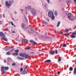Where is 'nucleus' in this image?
<instances>
[{
    "mask_svg": "<svg viewBox=\"0 0 76 76\" xmlns=\"http://www.w3.org/2000/svg\"><path fill=\"white\" fill-rule=\"evenodd\" d=\"M10 23H11V24L12 26H15V25H14V24H13V22L11 21L10 22Z\"/></svg>",
    "mask_w": 76,
    "mask_h": 76,
    "instance_id": "473e14b6",
    "label": "nucleus"
},
{
    "mask_svg": "<svg viewBox=\"0 0 76 76\" xmlns=\"http://www.w3.org/2000/svg\"><path fill=\"white\" fill-rule=\"evenodd\" d=\"M17 59L18 60H23V58H20V57H17Z\"/></svg>",
    "mask_w": 76,
    "mask_h": 76,
    "instance_id": "4468645a",
    "label": "nucleus"
},
{
    "mask_svg": "<svg viewBox=\"0 0 76 76\" xmlns=\"http://www.w3.org/2000/svg\"><path fill=\"white\" fill-rule=\"evenodd\" d=\"M5 3H6V6L7 7H9V6H10V4H9L8 3V1H5Z\"/></svg>",
    "mask_w": 76,
    "mask_h": 76,
    "instance_id": "9d476101",
    "label": "nucleus"
},
{
    "mask_svg": "<svg viewBox=\"0 0 76 76\" xmlns=\"http://www.w3.org/2000/svg\"><path fill=\"white\" fill-rule=\"evenodd\" d=\"M51 18L53 20V19H55V17H54V14H53L52 15Z\"/></svg>",
    "mask_w": 76,
    "mask_h": 76,
    "instance_id": "dca6fc26",
    "label": "nucleus"
},
{
    "mask_svg": "<svg viewBox=\"0 0 76 76\" xmlns=\"http://www.w3.org/2000/svg\"><path fill=\"white\" fill-rule=\"evenodd\" d=\"M65 34L66 37H69V33H66Z\"/></svg>",
    "mask_w": 76,
    "mask_h": 76,
    "instance_id": "a211bd4d",
    "label": "nucleus"
},
{
    "mask_svg": "<svg viewBox=\"0 0 76 76\" xmlns=\"http://www.w3.org/2000/svg\"><path fill=\"white\" fill-rule=\"evenodd\" d=\"M60 33L61 34L63 35V32L62 31H60Z\"/></svg>",
    "mask_w": 76,
    "mask_h": 76,
    "instance_id": "c9c22d12",
    "label": "nucleus"
},
{
    "mask_svg": "<svg viewBox=\"0 0 76 76\" xmlns=\"http://www.w3.org/2000/svg\"><path fill=\"white\" fill-rule=\"evenodd\" d=\"M26 49L27 50H29L30 48H26Z\"/></svg>",
    "mask_w": 76,
    "mask_h": 76,
    "instance_id": "a18cd8bd",
    "label": "nucleus"
},
{
    "mask_svg": "<svg viewBox=\"0 0 76 76\" xmlns=\"http://www.w3.org/2000/svg\"><path fill=\"white\" fill-rule=\"evenodd\" d=\"M31 13L33 16H36V11L34 9H31Z\"/></svg>",
    "mask_w": 76,
    "mask_h": 76,
    "instance_id": "7ed1b4c3",
    "label": "nucleus"
},
{
    "mask_svg": "<svg viewBox=\"0 0 76 76\" xmlns=\"http://www.w3.org/2000/svg\"><path fill=\"white\" fill-rule=\"evenodd\" d=\"M9 2H10L11 3H12V1H9Z\"/></svg>",
    "mask_w": 76,
    "mask_h": 76,
    "instance_id": "603ef678",
    "label": "nucleus"
},
{
    "mask_svg": "<svg viewBox=\"0 0 76 76\" xmlns=\"http://www.w3.org/2000/svg\"><path fill=\"white\" fill-rule=\"evenodd\" d=\"M46 63H49V62H51V60H48L45 61Z\"/></svg>",
    "mask_w": 76,
    "mask_h": 76,
    "instance_id": "6ab92c4d",
    "label": "nucleus"
},
{
    "mask_svg": "<svg viewBox=\"0 0 76 76\" xmlns=\"http://www.w3.org/2000/svg\"><path fill=\"white\" fill-rule=\"evenodd\" d=\"M48 2V3H50V1L49 0H47Z\"/></svg>",
    "mask_w": 76,
    "mask_h": 76,
    "instance_id": "37998d69",
    "label": "nucleus"
},
{
    "mask_svg": "<svg viewBox=\"0 0 76 76\" xmlns=\"http://www.w3.org/2000/svg\"><path fill=\"white\" fill-rule=\"evenodd\" d=\"M12 33H15V31H12Z\"/></svg>",
    "mask_w": 76,
    "mask_h": 76,
    "instance_id": "49530a36",
    "label": "nucleus"
},
{
    "mask_svg": "<svg viewBox=\"0 0 76 76\" xmlns=\"http://www.w3.org/2000/svg\"><path fill=\"white\" fill-rule=\"evenodd\" d=\"M22 27L23 28H24V29H26V28H25V25L23 23H22Z\"/></svg>",
    "mask_w": 76,
    "mask_h": 76,
    "instance_id": "ddd939ff",
    "label": "nucleus"
},
{
    "mask_svg": "<svg viewBox=\"0 0 76 76\" xmlns=\"http://www.w3.org/2000/svg\"><path fill=\"white\" fill-rule=\"evenodd\" d=\"M5 30L6 31H9V29H8V28H5Z\"/></svg>",
    "mask_w": 76,
    "mask_h": 76,
    "instance_id": "ea45409f",
    "label": "nucleus"
},
{
    "mask_svg": "<svg viewBox=\"0 0 76 76\" xmlns=\"http://www.w3.org/2000/svg\"><path fill=\"white\" fill-rule=\"evenodd\" d=\"M76 73V67H75L74 71V74H75Z\"/></svg>",
    "mask_w": 76,
    "mask_h": 76,
    "instance_id": "a878e982",
    "label": "nucleus"
},
{
    "mask_svg": "<svg viewBox=\"0 0 76 76\" xmlns=\"http://www.w3.org/2000/svg\"><path fill=\"white\" fill-rule=\"evenodd\" d=\"M74 1L75 3L76 4V0H74Z\"/></svg>",
    "mask_w": 76,
    "mask_h": 76,
    "instance_id": "79ce46f5",
    "label": "nucleus"
},
{
    "mask_svg": "<svg viewBox=\"0 0 76 76\" xmlns=\"http://www.w3.org/2000/svg\"><path fill=\"white\" fill-rule=\"evenodd\" d=\"M55 33H56V32H55Z\"/></svg>",
    "mask_w": 76,
    "mask_h": 76,
    "instance_id": "6e6d98bb",
    "label": "nucleus"
},
{
    "mask_svg": "<svg viewBox=\"0 0 76 76\" xmlns=\"http://www.w3.org/2000/svg\"><path fill=\"white\" fill-rule=\"evenodd\" d=\"M57 73H58V75H59L60 73V72L59 71H58Z\"/></svg>",
    "mask_w": 76,
    "mask_h": 76,
    "instance_id": "a19ab883",
    "label": "nucleus"
},
{
    "mask_svg": "<svg viewBox=\"0 0 76 76\" xmlns=\"http://www.w3.org/2000/svg\"><path fill=\"white\" fill-rule=\"evenodd\" d=\"M4 63H6V60H4Z\"/></svg>",
    "mask_w": 76,
    "mask_h": 76,
    "instance_id": "09e8293b",
    "label": "nucleus"
},
{
    "mask_svg": "<svg viewBox=\"0 0 76 76\" xmlns=\"http://www.w3.org/2000/svg\"><path fill=\"white\" fill-rule=\"evenodd\" d=\"M14 51L15 52V53H12V55L13 56H18V53L19 52V50L17 49L16 50H15Z\"/></svg>",
    "mask_w": 76,
    "mask_h": 76,
    "instance_id": "20e7f679",
    "label": "nucleus"
},
{
    "mask_svg": "<svg viewBox=\"0 0 76 76\" xmlns=\"http://www.w3.org/2000/svg\"><path fill=\"white\" fill-rule=\"evenodd\" d=\"M28 73L27 72H26L25 70H23V72H22V75H25L26 73Z\"/></svg>",
    "mask_w": 76,
    "mask_h": 76,
    "instance_id": "9b49d317",
    "label": "nucleus"
},
{
    "mask_svg": "<svg viewBox=\"0 0 76 76\" xmlns=\"http://www.w3.org/2000/svg\"><path fill=\"white\" fill-rule=\"evenodd\" d=\"M31 8V6H29L26 7L25 9H30Z\"/></svg>",
    "mask_w": 76,
    "mask_h": 76,
    "instance_id": "2eb2a0df",
    "label": "nucleus"
},
{
    "mask_svg": "<svg viewBox=\"0 0 76 76\" xmlns=\"http://www.w3.org/2000/svg\"><path fill=\"white\" fill-rule=\"evenodd\" d=\"M67 4H69V1H68L66 2Z\"/></svg>",
    "mask_w": 76,
    "mask_h": 76,
    "instance_id": "4c0bfd02",
    "label": "nucleus"
},
{
    "mask_svg": "<svg viewBox=\"0 0 76 76\" xmlns=\"http://www.w3.org/2000/svg\"><path fill=\"white\" fill-rule=\"evenodd\" d=\"M49 53L50 54L53 55L54 54V53H55V52L54 50H53V51L50 50L49 52Z\"/></svg>",
    "mask_w": 76,
    "mask_h": 76,
    "instance_id": "1a4fd4ad",
    "label": "nucleus"
},
{
    "mask_svg": "<svg viewBox=\"0 0 76 76\" xmlns=\"http://www.w3.org/2000/svg\"><path fill=\"white\" fill-rule=\"evenodd\" d=\"M5 70H9V67H6L5 66Z\"/></svg>",
    "mask_w": 76,
    "mask_h": 76,
    "instance_id": "5701e85b",
    "label": "nucleus"
},
{
    "mask_svg": "<svg viewBox=\"0 0 76 76\" xmlns=\"http://www.w3.org/2000/svg\"><path fill=\"white\" fill-rule=\"evenodd\" d=\"M15 13H16V12H15Z\"/></svg>",
    "mask_w": 76,
    "mask_h": 76,
    "instance_id": "864d4df0",
    "label": "nucleus"
},
{
    "mask_svg": "<svg viewBox=\"0 0 76 76\" xmlns=\"http://www.w3.org/2000/svg\"><path fill=\"white\" fill-rule=\"evenodd\" d=\"M0 37H2L3 39L5 41H7V39L6 38V36L5 34H4L2 32H1L0 33Z\"/></svg>",
    "mask_w": 76,
    "mask_h": 76,
    "instance_id": "f257e3e1",
    "label": "nucleus"
},
{
    "mask_svg": "<svg viewBox=\"0 0 76 76\" xmlns=\"http://www.w3.org/2000/svg\"><path fill=\"white\" fill-rule=\"evenodd\" d=\"M26 66H25L24 67V70H26Z\"/></svg>",
    "mask_w": 76,
    "mask_h": 76,
    "instance_id": "2f4dec72",
    "label": "nucleus"
},
{
    "mask_svg": "<svg viewBox=\"0 0 76 76\" xmlns=\"http://www.w3.org/2000/svg\"><path fill=\"white\" fill-rule=\"evenodd\" d=\"M57 11H55V12L54 13V15H55V16H56L57 15Z\"/></svg>",
    "mask_w": 76,
    "mask_h": 76,
    "instance_id": "cd10ccee",
    "label": "nucleus"
},
{
    "mask_svg": "<svg viewBox=\"0 0 76 76\" xmlns=\"http://www.w3.org/2000/svg\"><path fill=\"white\" fill-rule=\"evenodd\" d=\"M66 33H67V32H68V31H69V30L66 28Z\"/></svg>",
    "mask_w": 76,
    "mask_h": 76,
    "instance_id": "7c9ffc66",
    "label": "nucleus"
},
{
    "mask_svg": "<svg viewBox=\"0 0 76 76\" xmlns=\"http://www.w3.org/2000/svg\"><path fill=\"white\" fill-rule=\"evenodd\" d=\"M25 41H26V39H22V41L23 42H25Z\"/></svg>",
    "mask_w": 76,
    "mask_h": 76,
    "instance_id": "f704fd0d",
    "label": "nucleus"
},
{
    "mask_svg": "<svg viewBox=\"0 0 76 76\" xmlns=\"http://www.w3.org/2000/svg\"><path fill=\"white\" fill-rule=\"evenodd\" d=\"M61 60V57H59L58 61H60Z\"/></svg>",
    "mask_w": 76,
    "mask_h": 76,
    "instance_id": "bb28decb",
    "label": "nucleus"
},
{
    "mask_svg": "<svg viewBox=\"0 0 76 76\" xmlns=\"http://www.w3.org/2000/svg\"><path fill=\"white\" fill-rule=\"evenodd\" d=\"M22 71H23V68H21L20 69V71L22 72Z\"/></svg>",
    "mask_w": 76,
    "mask_h": 76,
    "instance_id": "e433bc0d",
    "label": "nucleus"
},
{
    "mask_svg": "<svg viewBox=\"0 0 76 76\" xmlns=\"http://www.w3.org/2000/svg\"><path fill=\"white\" fill-rule=\"evenodd\" d=\"M69 44L68 43H66V44H64L63 45V47H66L67 45H69Z\"/></svg>",
    "mask_w": 76,
    "mask_h": 76,
    "instance_id": "f3484780",
    "label": "nucleus"
},
{
    "mask_svg": "<svg viewBox=\"0 0 76 76\" xmlns=\"http://www.w3.org/2000/svg\"><path fill=\"white\" fill-rule=\"evenodd\" d=\"M31 31H34V29H32V28H31Z\"/></svg>",
    "mask_w": 76,
    "mask_h": 76,
    "instance_id": "58836bf2",
    "label": "nucleus"
},
{
    "mask_svg": "<svg viewBox=\"0 0 76 76\" xmlns=\"http://www.w3.org/2000/svg\"><path fill=\"white\" fill-rule=\"evenodd\" d=\"M25 19H26V21H27L28 20H27V19L26 18H25Z\"/></svg>",
    "mask_w": 76,
    "mask_h": 76,
    "instance_id": "de8ad7c7",
    "label": "nucleus"
},
{
    "mask_svg": "<svg viewBox=\"0 0 76 76\" xmlns=\"http://www.w3.org/2000/svg\"><path fill=\"white\" fill-rule=\"evenodd\" d=\"M24 57L25 58H26V59H27V58H29V55H28V54H26L25 53Z\"/></svg>",
    "mask_w": 76,
    "mask_h": 76,
    "instance_id": "6e6552de",
    "label": "nucleus"
},
{
    "mask_svg": "<svg viewBox=\"0 0 76 76\" xmlns=\"http://www.w3.org/2000/svg\"><path fill=\"white\" fill-rule=\"evenodd\" d=\"M42 22L43 23H44V24H47V22L46 21H45V20L42 21Z\"/></svg>",
    "mask_w": 76,
    "mask_h": 76,
    "instance_id": "412c9836",
    "label": "nucleus"
},
{
    "mask_svg": "<svg viewBox=\"0 0 76 76\" xmlns=\"http://www.w3.org/2000/svg\"><path fill=\"white\" fill-rule=\"evenodd\" d=\"M70 71H72L73 70V67H70L69 69Z\"/></svg>",
    "mask_w": 76,
    "mask_h": 76,
    "instance_id": "b1692460",
    "label": "nucleus"
},
{
    "mask_svg": "<svg viewBox=\"0 0 76 76\" xmlns=\"http://www.w3.org/2000/svg\"><path fill=\"white\" fill-rule=\"evenodd\" d=\"M75 34L76 35V31L75 32H74L71 35V37H72V38H75V37H76V36L74 35H75Z\"/></svg>",
    "mask_w": 76,
    "mask_h": 76,
    "instance_id": "423d86ee",
    "label": "nucleus"
},
{
    "mask_svg": "<svg viewBox=\"0 0 76 76\" xmlns=\"http://www.w3.org/2000/svg\"><path fill=\"white\" fill-rule=\"evenodd\" d=\"M1 72H3V73H6V71H4V67L3 66L1 67Z\"/></svg>",
    "mask_w": 76,
    "mask_h": 76,
    "instance_id": "0eeeda50",
    "label": "nucleus"
},
{
    "mask_svg": "<svg viewBox=\"0 0 76 76\" xmlns=\"http://www.w3.org/2000/svg\"><path fill=\"white\" fill-rule=\"evenodd\" d=\"M16 65V63H14L12 64V66H15Z\"/></svg>",
    "mask_w": 76,
    "mask_h": 76,
    "instance_id": "c756f323",
    "label": "nucleus"
},
{
    "mask_svg": "<svg viewBox=\"0 0 76 76\" xmlns=\"http://www.w3.org/2000/svg\"><path fill=\"white\" fill-rule=\"evenodd\" d=\"M75 18H76V15L75 16Z\"/></svg>",
    "mask_w": 76,
    "mask_h": 76,
    "instance_id": "5fc2aeb1",
    "label": "nucleus"
},
{
    "mask_svg": "<svg viewBox=\"0 0 76 76\" xmlns=\"http://www.w3.org/2000/svg\"><path fill=\"white\" fill-rule=\"evenodd\" d=\"M69 15H70L68 16V18L70 20H74V18L73 17V15H72V14L70 13H69Z\"/></svg>",
    "mask_w": 76,
    "mask_h": 76,
    "instance_id": "f03ea898",
    "label": "nucleus"
},
{
    "mask_svg": "<svg viewBox=\"0 0 76 76\" xmlns=\"http://www.w3.org/2000/svg\"><path fill=\"white\" fill-rule=\"evenodd\" d=\"M55 53H56V54H57V53H58V51L56 49H55Z\"/></svg>",
    "mask_w": 76,
    "mask_h": 76,
    "instance_id": "c85d7f7f",
    "label": "nucleus"
},
{
    "mask_svg": "<svg viewBox=\"0 0 76 76\" xmlns=\"http://www.w3.org/2000/svg\"><path fill=\"white\" fill-rule=\"evenodd\" d=\"M34 41L32 40H31L30 41V42L31 43V44H34Z\"/></svg>",
    "mask_w": 76,
    "mask_h": 76,
    "instance_id": "393cba45",
    "label": "nucleus"
},
{
    "mask_svg": "<svg viewBox=\"0 0 76 76\" xmlns=\"http://www.w3.org/2000/svg\"><path fill=\"white\" fill-rule=\"evenodd\" d=\"M13 50H14V49H12V51H13Z\"/></svg>",
    "mask_w": 76,
    "mask_h": 76,
    "instance_id": "3c124183",
    "label": "nucleus"
},
{
    "mask_svg": "<svg viewBox=\"0 0 76 76\" xmlns=\"http://www.w3.org/2000/svg\"><path fill=\"white\" fill-rule=\"evenodd\" d=\"M33 44H34V45H37V43H36V42L34 41V42Z\"/></svg>",
    "mask_w": 76,
    "mask_h": 76,
    "instance_id": "72a5a7b5",
    "label": "nucleus"
},
{
    "mask_svg": "<svg viewBox=\"0 0 76 76\" xmlns=\"http://www.w3.org/2000/svg\"><path fill=\"white\" fill-rule=\"evenodd\" d=\"M6 55H8V56H10V52L9 51L7 52L6 53Z\"/></svg>",
    "mask_w": 76,
    "mask_h": 76,
    "instance_id": "aec40b11",
    "label": "nucleus"
},
{
    "mask_svg": "<svg viewBox=\"0 0 76 76\" xmlns=\"http://www.w3.org/2000/svg\"><path fill=\"white\" fill-rule=\"evenodd\" d=\"M58 50L59 52V53H61V52L60 51V49H58Z\"/></svg>",
    "mask_w": 76,
    "mask_h": 76,
    "instance_id": "8fccbe9b",
    "label": "nucleus"
},
{
    "mask_svg": "<svg viewBox=\"0 0 76 76\" xmlns=\"http://www.w3.org/2000/svg\"><path fill=\"white\" fill-rule=\"evenodd\" d=\"M60 22L59 21L57 23V27H58L59 26V25H60Z\"/></svg>",
    "mask_w": 76,
    "mask_h": 76,
    "instance_id": "4be33fe9",
    "label": "nucleus"
},
{
    "mask_svg": "<svg viewBox=\"0 0 76 76\" xmlns=\"http://www.w3.org/2000/svg\"><path fill=\"white\" fill-rule=\"evenodd\" d=\"M25 41H26V42H28V40H26Z\"/></svg>",
    "mask_w": 76,
    "mask_h": 76,
    "instance_id": "c03bdc74",
    "label": "nucleus"
},
{
    "mask_svg": "<svg viewBox=\"0 0 76 76\" xmlns=\"http://www.w3.org/2000/svg\"><path fill=\"white\" fill-rule=\"evenodd\" d=\"M53 12L52 11H50L49 12H48V16L49 17V18H51V15H53Z\"/></svg>",
    "mask_w": 76,
    "mask_h": 76,
    "instance_id": "39448f33",
    "label": "nucleus"
},
{
    "mask_svg": "<svg viewBox=\"0 0 76 76\" xmlns=\"http://www.w3.org/2000/svg\"><path fill=\"white\" fill-rule=\"evenodd\" d=\"M25 53H24L23 54H22V53H20L19 54V56H21V57H24L25 56Z\"/></svg>",
    "mask_w": 76,
    "mask_h": 76,
    "instance_id": "f8f14e48",
    "label": "nucleus"
}]
</instances>
